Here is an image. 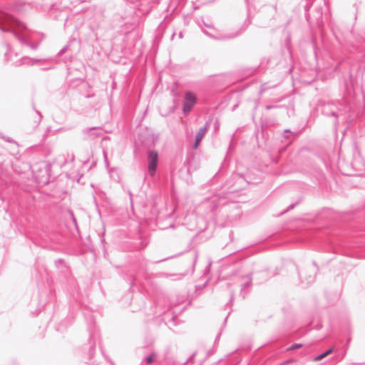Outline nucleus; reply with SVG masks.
<instances>
[{"label":"nucleus","instance_id":"f257e3e1","mask_svg":"<svg viewBox=\"0 0 365 365\" xmlns=\"http://www.w3.org/2000/svg\"><path fill=\"white\" fill-rule=\"evenodd\" d=\"M197 98L195 95L191 92H187L185 96L183 105L184 113H188L196 103Z\"/></svg>","mask_w":365,"mask_h":365},{"label":"nucleus","instance_id":"f03ea898","mask_svg":"<svg viewBox=\"0 0 365 365\" xmlns=\"http://www.w3.org/2000/svg\"><path fill=\"white\" fill-rule=\"evenodd\" d=\"M158 155L155 151H150L148 154V172L151 175L155 174L158 165Z\"/></svg>","mask_w":365,"mask_h":365},{"label":"nucleus","instance_id":"423d86ee","mask_svg":"<svg viewBox=\"0 0 365 365\" xmlns=\"http://www.w3.org/2000/svg\"><path fill=\"white\" fill-rule=\"evenodd\" d=\"M302 345L301 344H294L292 346L291 349H298L299 347H301Z\"/></svg>","mask_w":365,"mask_h":365},{"label":"nucleus","instance_id":"39448f33","mask_svg":"<svg viewBox=\"0 0 365 365\" xmlns=\"http://www.w3.org/2000/svg\"><path fill=\"white\" fill-rule=\"evenodd\" d=\"M156 357V354H153L150 356H148L147 358H146V362L148 364H151L153 362V361L155 360Z\"/></svg>","mask_w":365,"mask_h":365},{"label":"nucleus","instance_id":"20e7f679","mask_svg":"<svg viewBox=\"0 0 365 365\" xmlns=\"http://www.w3.org/2000/svg\"><path fill=\"white\" fill-rule=\"evenodd\" d=\"M332 351H333L332 349H330L328 351H327L326 352L323 353L322 354H320L318 356H317L315 359L317 361L322 360V359H324L327 356L329 355L332 352Z\"/></svg>","mask_w":365,"mask_h":365},{"label":"nucleus","instance_id":"7ed1b4c3","mask_svg":"<svg viewBox=\"0 0 365 365\" xmlns=\"http://www.w3.org/2000/svg\"><path fill=\"white\" fill-rule=\"evenodd\" d=\"M206 131H207V130H206L205 128H202L200 129L198 133L196 135L195 143V145H194V148L195 149L197 148L200 141L202 140V139L203 138L204 135H205Z\"/></svg>","mask_w":365,"mask_h":365}]
</instances>
